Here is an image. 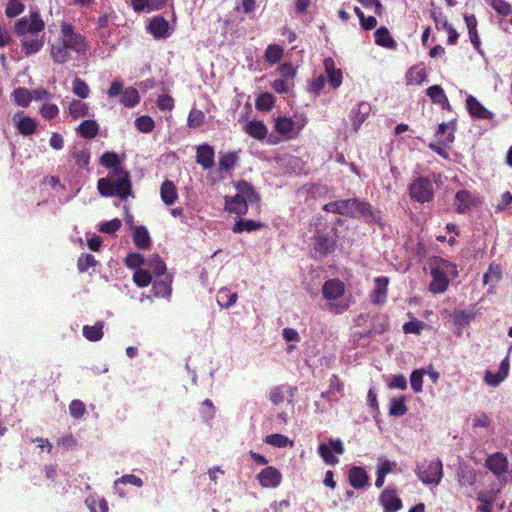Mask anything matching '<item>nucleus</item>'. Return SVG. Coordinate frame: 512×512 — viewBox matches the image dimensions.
<instances>
[{
    "label": "nucleus",
    "mask_w": 512,
    "mask_h": 512,
    "mask_svg": "<svg viewBox=\"0 0 512 512\" xmlns=\"http://www.w3.org/2000/svg\"><path fill=\"white\" fill-rule=\"evenodd\" d=\"M385 512H396L402 508V501L394 489L385 488L379 498Z\"/></svg>",
    "instance_id": "obj_12"
},
{
    "label": "nucleus",
    "mask_w": 512,
    "mask_h": 512,
    "mask_svg": "<svg viewBox=\"0 0 512 512\" xmlns=\"http://www.w3.org/2000/svg\"><path fill=\"white\" fill-rule=\"evenodd\" d=\"M133 281L138 287L144 288L151 283L152 275L150 271L139 268L133 274Z\"/></svg>",
    "instance_id": "obj_50"
},
{
    "label": "nucleus",
    "mask_w": 512,
    "mask_h": 512,
    "mask_svg": "<svg viewBox=\"0 0 512 512\" xmlns=\"http://www.w3.org/2000/svg\"><path fill=\"white\" fill-rule=\"evenodd\" d=\"M243 129L246 134L257 140H264L268 134L266 125L259 120L248 121Z\"/></svg>",
    "instance_id": "obj_22"
},
{
    "label": "nucleus",
    "mask_w": 512,
    "mask_h": 512,
    "mask_svg": "<svg viewBox=\"0 0 512 512\" xmlns=\"http://www.w3.org/2000/svg\"><path fill=\"white\" fill-rule=\"evenodd\" d=\"M313 240L312 256L315 259H321L327 256L329 253L335 250L336 241L328 233L323 231H316Z\"/></svg>",
    "instance_id": "obj_8"
},
{
    "label": "nucleus",
    "mask_w": 512,
    "mask_h": 512,
    "mask_svg": "<svg viewBox=\"0 0 512 512\" xmlns=\"http://www.w3.org/2000/svg\"><path fill=\"white\" fill-rule=\"evenodd\" d=\"M69 412L73 418L79 419L86 413L85 404L81 400H73L69 405Z\"/></svg>",
    "instance_id": "obj_58"
},
{
    "label": "nucleus",
    "mask_w": 512,
    "mask_h": 512,
    "mask_svg": "<svg viewBox=\"0 0 512 512\" xmlns=\"http://www.w3.org/2000/svg\"><path fill=\"white\" fill-rule=\"evenodd\" d=\"M258 480L262 487L275 488L280 485L282 475L277 468L268 466L258 474Z\"/></svg>",
    "instance_id": "obj_11"
},
{
    "label": "nucleus",
    "mask_w": 512,
    "mask_h": 512,
    "mask_svg": "<svg viewBox=\"0 0 512 512\" xmlns=\"http://www.w3.org/2000/svg\"><path fill=\"white\" fill-rule=\"evenodd\" d=\"M146 264V259L139 253H129L125 258V265L131 269H139Z\"/></svg>",
    "instance_id": "obj_56"
},
{
    "label": "nucleus",
    "mask_w": 512,
    "mask_h": 512,
    "mask_svg": "<svg viewBox=\"0 0 512 512\" xmlns=\"http://www.w3.org/2000/svg\"><path fill=\"white\" fill-rule=\"evenodd\" d=\"M485 465L494 475L500 476L508 471L509 462L503 453L496 452L488 456Z\"/></svg>",
    "instance_id": "obj_14"
},
{
    "label": "nucleus",
    "mask_w": 512,
    "mask_h": 512,
    "mask_svg": "<svg viewBox=\"0 0 512 512\" xmlns=\"http://www.w3.org/2000/svg\"><path fill=\"white\" fill-rule=\"evenodd\" d=\"M103 323L97 322L93 326L85 325L82 329L83 336L91 342H96L103 337Z\"/></svg>",
    "instance_id": "obj_39"
},
{
    "label": "nucleus",
    "mask_w": 512,
    "mask_h": 512,
    "mask_svg": "<svg viewBox=\"0 0 512 512\" xmlns=\"http://www.w3.org/2000/svg\"><path fill=\"white\" fill-rule=\"evenodd\" d=\"M72 91L76 96L82 99L87 98L90 94L88 84L78 77H76L72 82Z\"/></svg>",
    "instance_id": "obj_51"
},
{
    "label": "nucleus",
    "mask_w": 512,
    "mask_h": 512,
    "mask_svg": "<svg viewBox=\"0 0 512 512\" xmlns=\"http://www.w3.org/2000/svg\"><path fill=\"white\" fill-rule=\"evenodd\" d=\"M424 370H414L410 376L411 387L414 392L422 391Z\"/></svg>",
    "instance_id": "obj_59"
},
{
    "label": "nucleus",
    "mask_w": 512,
    "mask_h": 512,
    "mask_svg": "<svg viewBox=\"0 0 512 512\" xmlns=\"http://www.w3.org/2000/svg\"><path fill=\"white\" fill-rule=\"evenodd\" d=\"M161 200L171 206L178 199V192L175 184L170 180H165L160 187Z\"/></svg>",
    "instance_id": "obj_26"
},
{
    "label": "nucleus",
    "mask_w": 512,
    "mask_h": 512,
    "mask_svg": "<svg viewBox=\"0 0 512 512\" xmlns=\"http://www.w3.org/2000/svg\"><path fill=\"white\" fill-rule=\"evenodd\" d=\"M426 78V70L421 65L411 67L406 73V82L408 85H420Z\"/></svg>",
    "instance_id": "obj_31"
},
{
    "label": "nucleus",
    "mask_w": 512,
    "mask_h": 512,
    "mask_svg": "<svg viewBox=\"0 0 512 512\" xmlns=\"http://www.w3.org/2000/svg\"><path fill=\"white\" fill-rule=\"evenodd\" d=\"M264 442L278 448L286 447L288 444L293 445V442L287 436L279 433L267 435Z\"/></svg>",
    "instance_id": "obj_49"
},
{
    "label": "nucleus",
    "mask_w": 512,
    "mask_h": 512,
    "mask_svg": "<svg viewBox=\"0 0 512 512\" xmlns=\"http://www.w3.org/2000/svg\"><path fill=\"white\" fill-rule=\"evenodd\" d=\"M188 126L190 128H198L205 122V114L198 109H192L188 115Z\"/></svg>",
    "instance_id": "obj_55"
},
{
    "label": "nucleus",
    "mask_w": 512,
    "mask_h": 512,
    "mask_svg": "<svg viewBox=\"0 0 512 512\" xmlns=\"http://www.w3.org/2000/svg\"><path fill=\"white\" fill-rule=\"evenodd\" d=\"M172 277L165 275L164 278L155 280L152 285V291L156 297H168L172 292Z\"/></svg>",
    "instance_id": "obj_29"
},
{
    "label": "nucleus",
    "mask_w": 512,
    "mask_h": 512,
    "mask_svg": "<svg viewBox=\"0 0 512 512\" xmlns=\"http://www.w3.org/2000/svg\"><path fill=\"white\" fill-rule=\"evenodd\" d=\"M432 281L429 284V291L434 294L444 293L449 286V277H457V265L442 257H433L429 262Z\"/></svg>",
    "instance_id": "obj_4"
},
{
    "label": "nucleus",
    "mask_w": 512,
    "mask_h": 512,
    "mask_svg": "<svg viewBox=\"0 0 512 512\" xmlns=\"http://www.w3.org/2000/svg\"><path fill=\"white\" fill-rule=\"evenodd\" d=\"M332 451L338 455L344 453V446L340 439H330L329 445L321 443L318 447V453L323 461L328 465L335 466L339 462V459L333 455Z\"/></svg>",
    "instance_id": "obj_9"
},
{
    "label": "nucleus",
    "mask_w": 512,
    "mask_h": 512,
    "mask_svg": "<svg viewBox=\"0 0 512 512\" xmlns=\"http://www.w3.org/2000/svg\"><path fill=\"white\" fill-rule=\"evenodd\" d=\"M238 299L236 292H232L230 289L223 287L217 292L216 300L219 306L222 308H229L233 306Z\"/></svg>",
    "instance_id": "obj_32"
},
{
    "label": "nucleus",
    "mask_w": 512,
    "mask_h": 512,
    "mask_svg": "<svg viewBox=\"0 0 512 512\" xmlns=\"http://www.w3.org/2000/svg\"><path fill=\"white\" fill-rule=\"evenodd\" d=\"M389 278L382 276L375 278V288L372 293V301L375 304H382L386 301Z\"/></svg>",
    "instance_id": "obj_21"
},
{
    "label": "nucleus",
    "mask_w": 512,
    "mask_h": 512,
    "mask_svg": "<svg viewBox=\"0 0 512 512\" xmlns=\"http://www.w3.org/2000/svg\"><path fill=\"white\" fill-rule=\"evenodd\" d=\"M464 21H465L467 29H468V34H469L471 44L474 46V48L476 50L479 51L480 46H481V41H480L478 30H477L478 22H477L476 16L474 14H470V15L466 14V15H464Z\"/></svg>",
    "instance_id": "obj_28"
},
{
    "label": "nucleus",
    "mask_w": 512,
    "mask_h": 512,
    "mask_svg": "<svg viewBox=\"0 0 512 512\" xmlns=\"http://www.w3.org/2000/svg\"><path fill=\"white\" fill-rule=\"evenodd\" d=\"M466 104L471 116L483 120H491L493 118V113L486 109L474 96L469 95L466 99Z\"/></svg>",
    "instance_id": "obj_18"
},
{
    "label": "nucleus",
    "mask_w": 512,
    "mask_h": 512,
    "mask_svg": "<svg viewBox=\"0 0 512 512\" xmlns=\"http://www.w3.org/2000/svg\"><path fill=\"white\" fill-rule=\"evenodd\" d=\"M43 36L38 37L37 35L31 38L23 37L21 39V48L26 56L38 53L44 46Z\"/></svg>",
    "instance_id": "obj_23"
},
{
    "label": "nucleus",
    "mask_w": 512,
    "mask_h": 512,
    "mask_svg": "<svg viewBox=\"0 0 512 512\" xmlns=\"http://www.w3.org/2000/svg\"><path fill=\"white\" fill-rule=\"evenodd\" d=\"M450 130V132L447 134L445 139L440 140V143H442L444 146L450 145L454 141V132L457 129V123L456 120H452L449 123H440L438 125V129L436 134L437 135H444L447 130Z\"/></svg>",
    "instance_id": "obj_38"
},
{
    "label": "nucleus",
    "mask_w": 512,
    "mask_h": 512,
    "mask_svg": "<svg viewBox=\"0 0 512 512\" xmlns=\"http://www.w3.org/2000/svg\"><path fill=\"white\" fill-rule=\"evenodd\" d=\"M409 195L414 201L430 202L434 197V187L430 179L418 177L409 186Z\"/></svg>",
    "instance_id": "obj_7"
},
{
    "label": "nucleus",
    "mask_w": 512,
    "mask_h": 512,
    "mask_svg": "<svg viewBox=\"0 0 512 512\" xmlns=\"http://www.w3.org/2000/svg\"><path fill=\"white\" fill-rule=\"evenodd\" d=\"M272 89L278 94L288 93L292 87V83L287 79H276L271 83Z\"/></svg>",
    "instance_id": "obj_60"
},
{
    "label": "nucleus",
    "mask_w": 512,
    "mask_h": 512,
    "mask_svg": "<svg viewBox=\"0 0 512 512\" xmlns=\"http://www.w3.org/2000/svg\"><path fill=\"white\" fill-rule=\"evenodd\" d=\"M89 46L85 36L76 33L74 27L63 22L55 44L50 47V57L57 64H64L72 59V53L86 54Z\"/></svg>",
    "instance_id": "obj_2"
},
{
    "label": "nucleus",
    "mask_w": 512,
    "mask_h": 512,
    "mask_svg": "<svg viewBox=\"0 0 512 512\" xmlns=\"http://www.w3.org/2000/svg\"><path fill=\"white\" fill-rule=\"evenodd\" d=\"M238 159V155L235 152L220 153L218 162L219 172L233 170Z\"/></svg>",
    "instance_id": "obj_37"
},
{
    "label": "nucleus",
    "mask_w": 512,
    "mask_h": 512,
    "mask_svg": "<svg viewBox=\"0 0 512 512\" xmlns=\"http://www.w3.org/2000/svg\"><path fill=\"white\" fill-rule=\"evenodd\" d=\"M45 28V22L41 18L40 13L30 11L29 17H22L18 19L14 24V31L17 36H25L30 34L31 36L37 35Z\"/></svg>",
    "instance_id": "obj_6"
},
{
    "label": "nucleus",
    "mask_w": 512,
    "mask_h": 512,
    "mask_svg": "<svg viewBox=\"0 0 512 512\" xmlns=\"http://www.w3.org/2000/svg\"><path fill=\"white\" fill-rule=\"evenodd\" d=\"M348 479L353 488L362 489L368 485L369 476L364 468L353 466L348 472Z\"/></svg>",
    "instance_id": "obj_19"
},
{
    "label": "nucleus",
    "mask_w": 512,
    "mask_h": 512,
    "mask_svg": "<svg viewBox=\"0 0 512 512\" xmlns=\"http://www.w3.org/2000/svg\"><path fill=\"white\" fill-rule=\"evenodd\" d=\"M85 502L90 512H108V503L103 497L90 496Z\"/></svg>",
    "instance_id": "obj_45"
},
{
    "label": "nucleus",
    "mask_w": 512,
    "mask_h": 512,
    "mask_svg": "<svg viewBox=\"0 0 512 512\" xmlns=\"http://www.w3.org/2000/svg\"><path fill=\"white\" fill-rule=\"evenodd\" d=\"M215 151L209 144H201L196 147V162L204 169H211L214 165Z\"/></svg>",
    "instance_id": "obj_15"
},
{
    "label": "nucleus",
    "mask_w": 512,
    "mask_h": 512,
    "mask_svg": "<svg viewBox=\"0 0 512 512\" xmlns=\"http://www.w3.org/2000/svg\"><path fill=\"white\" fill-rule=\"evenodd\" d=\"M121 228V221L118 218L104 222L100 225L99 231L107 234H112Z\"/></svg>",
    "instance_id": "obj_62"
},
{
    "label": "nucleus",
    "mask_w": 512,
    "mask_h": 512,
    "mask_svg": "<svg viewBox=\"0 0 512 512\" xmlns=\"http://www.w3.org/2000/svg\"><path fill=\"white\" fill-rule=\"evenodd\" d=\"M481 203L480 198L468 190H459L455 195L456 211L459 214L465 213L472 207Z\"/></svg>",
    "instance_id": "obj_10"
},
{
    "label": "nucleus",
    "mask_w": 512,
    "mask_h": 512,
    "mask_svg": "<svg viewBox=\"0 0 512 512\" xmlns=\"http://www.w3.org/2000/svg\"><path fill=\"white\" fill-rule=\"evenodd\" d=\"M133 241L139 249H148L151 246L149 232L144 226L135 227L133 231Z\"/></svg>",
    "instance_id": "obj_33"
},
{
    "label": "nucleus",
    "mask_w": 512,
    "mask_h": 512,
    "mask_svg": "<svg viewBox=\"0 0 512 512\" xmlns=\"http://www.w3.org/2000/svg\"><path fill=\"white\" fill-rule=\"evenodd\" d=\"M295 388H292L288 385H279L276 387H273L269 392V399L274 405H279L283 403L287 393H289V396L293 398L294 396Z\"/></svg>",
    "instance_id": "obj_30"
},
{
    "label": "nucleus",
    "mask_w": 512,
    "mask_h": 512,
    "mask_svg": "<svg viewBox=\"0 0 512 512\" xmlns=\"http://www.w3.org/2000/svg\"><path fill=\"white\" fill-rule=\"evenodd\" d=\"M237 196L246 201L247 203L254 204L260 201V195L257 193L252 184L245 180H240L235 183Z\"/></svg>",
    "instance_id": "obj_16"
},
{
    "label": "nucleus",
    "mask_w": 512,
    "mask_h": 512,
    "mask_svg": "<svg viewBox=\"0 0 512 512\" xmlns=\"http://www.w3.org/2000/svg\"><path fill=\"white\" fill-rule=\"evenodd\" d=\"M97 261L92 254H81L77 260V268L80 272H86L89 268L96 266Z\"/></svg>",
    "instance_id": "obj_54"
},
{
    "label": "nucleus",
    "mask_w": 512,
    "mask_h": 512,
    "mask_svg": "<svg viewBox=\"0 0 512 512\" xmlns=\"http://www.w3.org/2000/svg\"><path fill=\"white\" fill-rule=\"evenodd\" d=\"M263 227H264V224L260 221L247 220V219L240 218L233 225L232 231L234 233L252 232L255 230H260Z\"/></svg>",
    "instance_id": "obj_34"
},
{
    "label": "nucleus",
    "mask_w": 512,
    "mask_h": 512,
    "mask_svg": "<svg viewBox=\"0 0 512 512\" xmlns=\"http://www.w3.org/2000/svg\"><path fill=\"white\" fill-rule=\"evenodd\" d=\"M146 265L152 269L155 276H162L166 273V264L158 254L151 255L146 260Z\"/></svg>",
    "instance_id": "obj_44"
},
{
    "label": "nucleus",
    "mask_w": 512,
    "mask_h": 512,
    "mask_svg": "<svg viewBox=\"0 0 512 512\" xmlns=\"http://www.w3.org/2000/svg\"><path fill=\"white\" fill-rule=\"evenodd\" d=\"M323 210L350 218L364 217L367 223L382 225L379 212L374 211L369 202L358 198L328 202L323 206Z\"/></svg>",
    "instance_id": "obj_3"
},
{
    "label": "nucleus",
    "mask_w": 512,
    "mask_h": 512,
    "mask_svg": "<svg viewBox=\"0 0 512 512\" xmlns=\"http://www.w3.org/2000/svg\"><path fill=\"white\" fill-rule=\"evenodd\" d=\"M284 55V49L278 44H270L267 46L264 54V59L271 65L277 64L281 61Z\"/></svg>",
    "instance_id": "obj_36"
},
{
    "label": "nucleus",
    "mask_w": 512,
    "mask_h": 512,
    "mask_svg": "<svg viewBox=\"0 0 512 512\" xmlns=\"http://www.w3.org/2000/svg\"><path fill=\"white\" fill-rule=\"evenodd\" d=\"M275 105V97L268 92L259 94L255 100V106L260 111L268 112Z\"/></svg>",
    "instance_id": "obj_42"
},
{
    "label": "nucleus",
    "mask_w": 512,
    "mask_h": 512,
    "mask_svg": "<svg viewBox=\"0 0 512 512\" xmlns=\"http://www.w3.org/2000/svg\"><path fill=\"white\" fill-rule=\"evenodd\" d=\"M135 127L142 133H149L154 129V120L148 115H142L135 119Z\"/></svg>",
    "instance_id": "obj_52"
},
{
    "label": "nucleus",
    "mask_w": 512,
    "mask_h": 512,
    "mask_svg": "<svg viewBox=\"0 0 512 512\" xmlns=\"http://www.w3.org/2000/svg\"><path fill=\"white\" fill-rule=\"evenodd\" d=\"M424 326V322L414 319L409 322H406L403 325V330L405 333L420 334Z\"/></svg>",
    "instance_id": "obj_63"
},
{
    "label": "nucleus",
    "mask_w": 512,
    "mask_h": 512,
    "mask_svg": "<svg viewBox=\"0 0 512 512\" xmlns=\"http://www.w3.org/2000/svg\"><path fill=\"white\" fill-rule=\"evenodd\" d=\"M68 110L70 116L77 120L88 115L89 107L87 103L81 100H73L70 102Z\"/></svg>",
    "instance_id": "obj_40"
},
{
    "label": "nucleus",
    "mask_w": 512,
    "mask_h": 512,
    "mask_svg": "<svg viewBox=\"0 0 512 512\" xmlns=\"http://www.w3.org/2000/svg\"><path fill=\"white\" fill-rule=\"evenodd\" d=\"M140 102V95L136 88L127 87L122 94L121 103L128 108H133Z\"/></svg>",
    "instance_id": "obj_41"
},
{
    "label": "nucleus",
    "mask_w": 512,
    "mask_h": 512,
    "mask_svg": "<svg viewBox=\"0 0 512 512\" xmlns=\"http://www.w3.org/2000/svg\"><path fill=\"white\" fill-rule=\"evenodd\" d=\"M225 209L229 213H233L239 216L245 215L248 211V203L238 197L237 195L225 197Z\"/></svg>",
    "instance_id": "obj_25"
},
{
    "label": "nucleus",
    "mask_w": 512,
    "mask_h": 512,
    "mask_svg": "<svg viewBox=\"0 0 512 512\" xmlns=\"http://www.w3.org/2000/svg\"><path fill=\"white\" fill-rule=\"evenodd\" d=\"M388 387L390 389L405 390L407 389V380L402 374L394 375L388 382Z\"/></svg>",
    "instance_id": "obj_64"
},
{
    "label": "nucleus",
    "mask_w": 512,
    "mask_h": 512,
    "mask_svg": "<svg viewBox=\"0 0 512 512\" xmlns=\"http://www.w3.org/2000/svg\"><path fill=\"white\" fill-rule=\"evenodd\" d=\"M14 101L22 107H27L32 101V92L26 88H17L13 91Z\"/></svg>",
    "instance_id": "obj_48"
},
{
    "label": "nucleus",
    "mask_w": 512,
    "mask_h": 512,
    "mask_svg": "<svg viewBox=\"0 0 512 512\" xmlns=\"http://www.w3.org/2000/svg\"><path fill=\"white\" fill-rule=\"evenodd\" d=\"M407 406L405 404L404 396L393 397L390 402L389 415L403 416L407 413Z\"/></svg>",
    "instance_id": "obj_46"
},
{
    "label": "nucleus",
    "mask_w": 512,
    "mask_h": 512,
    "mask_svg": "<svg viewBox=\"0 0 512 512\" xmlns=\"http://www.w3.org/2000/svg\"><path fill=\"white\" fill-rule=\"evenodd\" d=\"M24 9H25V6L21 1L9 0L6 5L5 13H6L7 17L14 18V17L20 15L24 11Z\"/></svg>",
    "instance_id": "obj_53"
},
{
    "label": "nucleus",
    "mask_w": 512,
    "mask_h": 512,
    "mask_svg": "<svg viewBox=\"0 0 512 512\" xmlns=\"http://www.w3.org/2000/svg\"><path fill=\"white\" fill-rule=\"evenodd\" d=\"M491 6L502 16H508L512 13V5L506 0H492Z\"/></svg>",
    "instance_id": "obj_57"
},
{
    "label": "nucleus",
    "mask_w": 512,
    "mask_h": 512,
    "mask_svg": "<svg viewBox=\"0 0 512 512\" xmlns=\"http://www.w3.org/2000/svg\"><path fill=\"white\" fill-rule=\"evenodd\" d=\"M77 131L83 138L92 139L97 136L99 125L95 120H84L79 124Z\"/></svg>",
    "instance_id": "obj_35"
},
{
    "label": "nucleus",
    "mask_w": 512,
    "mask_h": 512,
    "mask_svg": "<svg viewBox=\"0 0 512 512\" xmlns=\"http://www.w3.org/2000/svg\"><path fill=\"white\" fill-rule=\"evenodd\" d=\"M426 94L429 96L433 103L439 104L444 110L451 111L452 107L443 88L440 85H432L428 87Z\"/></svg>",
    "instance_id": "obj_20"
},
{
    "label": "nucleus",
    "mask_w": 512,
    "mask_h": 512,
    "mask_svg": "<svg viewBox=\"0 0 512 512\" xmlns=\"http://www.w3.org/2000/svg\"><path fill=\"white\" fill-rule=\"evenodd\" d=\"M276 71L283 79L287 80L293 79L296 75V69L289 62L280 65Z\"/></svg>",
    "instance_id": "obj_61"
},
{
    "label": "nucleus",
    "mask_w": 512,
    "mask_h": 512,
    "mask_svg": "<svg viewBox=\"0 0 512 512\" xmlns=\"http://www.w3.org/2000/svg\"><path fill=\"white\" fill-rule=\"evenodd\" d=\"M99 163L110 169L106 177L97 181V189L103 197L117 196L121 200H126L132 194V184L130 173L121 165V160L117 153L112 151L104 152Z\"/></svg>",
    "instance_id": "obj_1"
},
{
    "label": "nucleus",
    "mask_w": 512,
    "mask_h": 512,
    "mask_svg": "<svg viewBox=\"0 0 512 512\" xmlns=\"http://www.w3.org/2000/svg\"><path fill=\"white\" fill-rule=\"evenodd\" d=\"M17 128L22 135L29 136L35 133L37 125L34 119L24 116L18 121Z\"/></svg>",
    "instance_id": "obj_47"
},
{
    "label": "nucleus",
    "mask_w": 512,
    "mask_h": 512,
    "mask_svg": "<svg viewBox=\"0 0 512 512\" xmlns=\"http://www.w3.org/2000/svg\"><path fill=\"white\" fill-rule=\"evenodd\" d=\"M375 43L378 46L385 47L388 49H395L397 42L391 36L390 31L387 27L381 26L374 32Z\"/></svg>",
    "instance_id": "obj_27"
},
{
    "label": "nucleus",
    "mask_w": 512,
    "mask_h": 512,
    "mask_svg": "<svg viewBox=\"0 0 512 512\" xmlns=\"http://www.w3.org/2000/svg\"><path fill=\"white\" fill-rule=\"evenodd\" d=\"M323 64L328 83L333 89L339 88L343 80L342 70L335 67V62L331 57L325 58Z\"/></svg>",
    "instance_id": "obj_17"
},
{
    "label": "nucleus",
    "mask_w": 512,
    "mask_h": 512,
    "mask_svg": "<svg viewBox=\"0 0 512 512\" xmlns=\"http://www.w3.org/2000/svg\"><path fill=\"white\" fill-rule=\"evenodd\" d=\"M415 472L423 484L438 485L443 478V464L439 459L424 460L416 465Z\"/></svg>",
    "instance_id": "obj_5"
},
{
    "label": "nucleus",
    "mask_w": 512,
    "mask_h": 512,
    "mask_svg": "<svg viewBox=\"0 0 512 512\" xmlns=\"http://www.w3.org/2000/svg\"><path fill=\"white\" fill-rule=\"evenodd\" d=\"M345 293V285L339 279H329L322 286L323 297L329 301L338 300Z\"/></svg>",
    "instance_id": "obj_13"
},
{
    "label": "nucleus",
    "mask_w": 512,
    "mask_h": 512,
    "mask_svg": "<svg viewBox=\"0 0 512 512\" xmlns=\"http://www.w3.org/2000/svg\"><path fill=\"white\" fill-rule=\"evenodd\" d=\"M294 122L291 118L281 117L276 120L275 130L280 135L286 136L287 138L291 137V134L294 131Z\"/></svg>",
    "instance_id": "obj_43"
},
{
    "label": "nucleus",
    "mask_w": 512,
    "mask_h": 512,
    "mask_svg": "<svg viewBox=\"0 0 512 512\" xmlns=\"http://www.w3.org/2000/svg\"><path fill=\"white\" fill-rule=\"evenodd\" d=\"M169 23L168 21L161 16L154 17L148 26L149 32L154 36V38H165L168 35Z\"/></svg>",
    "instance_id": "obj_24"
}]
</instances>
